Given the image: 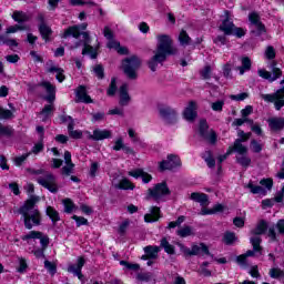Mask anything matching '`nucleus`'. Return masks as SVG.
Listing matches in <instances>:
<instances>
[{
	"label": "nucleus",
	"mask_w": 284,
	"mask_h": 284,
	"mask_svg": "<svg viewBox=\"0 0 284 284\" xmlns=\"http://www.w3.org/2000/svg\"><path fill=\"white\" fill-rule=\"evenodd\" d=\"M158 44L154 51V55L148 61V65L152 72H156L159 63H164L170 54L176 52V48L172 44V38L168 34L156 36Z\"/></svg>",
	"instance_id": "nucleus-1"
},
{
	"label": "nucleus",
	"mask_w": 284,
	"mask_h": 284,
	"mask_svg": "<svg viewBox=\"0 0 284 284\" xmlns=\"http://www.w3.org/2000/svg\"><path fill=\"white\" fill-rule=\"evenodd\" d=\"M37 203H39V197L31 196L18 210L19 214L23 217L24 227L27 230H32L33 227L41 225V212H39V209H36Z\"/></svg>",
	"instance_id": "nucleus-2"
},
{
	"label": "nucleus",
	"mask_w": 284,
	"mask_h": 284,
	"mask_svg": "<svg viewBox=\"0 0 284 284\" xmlns=\"http://www.w3.org/2000/svg\"><path fill=\"white\" fill-rule=\"evenodd\" d=\"M88 29V23H82L80 26H72L69 27L67 30H64V32L61 34V39H70V37H73V39H79L82 36L83 39V50H82V54H89L91 59H97V49H94L92 45H90L91 43V39H90V33L88 32H82L81 30H87Z\"/></svg>",
	"instance_id": "nucleus-3"
},
{
	"label": "nucleus",
	"mask_w": 284,
	"mask_h": 284,
	"mask_svg": "<svg viewBox=\"0 0 284 284\" xmlns=\"http://www.w3.org/2000/svg\"><path fill=\"white\" fill-rule=\"evenodd\" d=\"M141 68V58L131 55L122 61V70L128 79H136V71Z\"/></svg>",
	"instance_id": "nucleus-4"
},
{
	"label": "nucleus",
	"mask_w": 284,
	"mask_h": 284,
	"mask_svg": "<svg viewBox=\"0 0 284 284\" xmlns=\"http://www.w3.org/2000/svg\"><path fill=\"white\" fill-rule=\"evenodd\" d=\"M170 195V189L168 187V183L162 182L155 184L153 187L148 190L149 199H153V201H163L164 196Z\"/></svg>",
	"instance_id": "nucleus-5"
},
{
	"label": "nucleus",
	"mask_w": 284,
	"mask_h": 284,
	"mask_svg": "<svg viewBox=\"0 0 284 284\" xmlns=\"http://www.w3.org/2000/svg\"><path fill=\"white\" fill-rule=\"evenodd\" d=\"M261 99L265 101L266 103H274V108L277 111H281V109L284 108V87L282 89H278L273 94H261Z\"/></svg>",
	"instance_id": "nucleus-6"
},
{
	"label": "nucleus",
	"mask_w": 284,
	"mask_h": 284,
	"mask_svg": "<svg viewBox=\"0 0 284 284\" xmlns=\"http://www.w3.org/2000/svg\"><path fill=\"white\" fill-rule=\"evenodd\" d=\"M37 183L52 192V194H57L59 192V185L57 184V178L52 173H45L43 176L37 178Z\"/></svg>",
	"instance_id": "nucleus-7"
},
{
	"label": "nucleus",
	"mask_w": 284,
	"mask_h": 284,
	"mask_svg": "<svg viewBox=\"0 0 284 284\" xmlns=\"http://www.w3.org/2000/svg\"><path fill=\"white\" fill-rule=\"evenodd\" d=\"M180 250L182 253H184V256H199V254L210 255V248H207V245L203 243L193 244L191 248L187 246L181 245Z\"/></svg>",
	"instance_id": "nucleus-8"
},
{
	"label": "nucleus",
	"mask_w": 284,
	"mask_h": 284,
	"mask_svg": "<svg viewBox=\"0 0 284 284\" xmlns=\"http://www.w3.org/2000/svg\"><path fill=\"white\" fill-rule=\"evenodd\" d=\"M257 74L258 77H261V79H265V81H268V83H274V81L283 77V71L276 67V63H273L272 73L265 69H258Z\"/></svg>",
	"instance_id": "nucleus-9"
},
{
	"label": "nucleus",
	"mask_w": 284,
	"mask_h": 284,
	"mask_svg": "<svg viewBox=\"0 0 284 284\" xmlns=\"http://www.w3.org/2000/svg\"><path fill=\"white\" fill-rule=\"evenodd\" d=\"M22 241H40V245L42 247V250H45L48 247V245H50V237H48V235H44L42 232L40 231H31L29 232L27 235H23Z\"/></svg>",
	"instance_id": "nucleus-10"
},
{
	"label": "nucleus",
	"mask_w": 284,
	"mask_h": 284,
	"mask_svg": "<svg viewBox=\"0 0 284 284\" xmlns=\"http://www.w3.org/2000/svg\"><path fill=\"white\" fill-rule=\"evenodd\" d=\"M210 126L207 125L206 120L200 121V134L205 141H209L211 145H214L216 143V132L214 130H210Z\"/></svg>",
	"instance_id": "nucleus-11"
},
{
	"label": "nucleus",
	"mask_w": 284,
	"mask_h": 284,
	"mask_svg": "<svg viewBox=\"0 0 284 284\" xmlns=\"http://www.w3.org/2000/svg\"><path fill=\"white\" fill-rule=\"evenodd\" d=\"M84 134H87V139L90 141H104V139H112V131L105 129H95L93 134L90 131H85Z\"/></svg>",
	"instance_id": "nucleus-12"
},
{
	"label": "nucleus",
	"mask_w": 284,
	"mask_h": 284,
	"mask_svg": "<svg viewBox=\"0 0 284 284\" xmlns=\"http://www.w3.org/2000/svg\"><path fill=\"white\" fill-rule=\"evenodd\" d=\"M175 168H181V158L176 155H169L168 160L160 162L161 172H165V170H174Z\"/></svg>",
	"instance_id": "nucleus-13"
},
{
	"label": "nucleus",
	"mask_w": 284,
	"mask_h": 284,
	"mask_svg": "<svg viewBox=\"0 0 284 284\" xmlns=\"http://www.w3.org/2000/svg\"><path fill=\"white\" fill-rule=\"evenodd\" d=\"M161 119H164L166 123H172V120L176 119V111L168 105L158 106Z\"/></svg>",
	"instance_id": "nucleus-14"
},
{
	"label": "nucleus",
	"mask_w": 284,
	"mask_h": 284,
	"mask_svg": "<svg viewBox=\"0 0 284 284\" xmlns=\"http://www.w3.org/2000/svg\"><path fill=\"white\" fill-rule=\"evenodd\" d=\"M83 265H85V258L79 257L77 264H71L68 266V272L70 274H74V276H78L79 281H83V273H81Z\"/></svg>",
	"instance_id": "nucleus-15"
},
{
	"label": "nucleus",
	"mask_w": 284,
	"mask_h": 284,
	"mask_svg": "<svg viewBox=\"0 0 284 284\" xmlns=\"http://www.w3.org/2000/svg\"><path fill=\"white\" fill-rule=\"evenodd\" d=\"M196 110H199V105H196V102L190 101L183 111L184 119L186 121H194V119H196L197 116Z\"/></svg>",
	"instance_id": "nucleus-16"
},
{
	"label": "nucleus",
	"mask_w": 284,
	"mask_h": 284,
	"mask_svg": "<svg viewBox=\"0 0 284 284\" xmlns=\"http://www.w3.org/2000/svg\"><path fill=\"white\" fill-rule=\"evenodd\" d=\"M232 152H236L237 156L247 154V146L243 144V140L237 139L235 140L233 146L229 148L227 154H232Z\"/></svg>",
	"instance_id": "nucleus-17"
},
{
	"label": "nucleus",
	"mask_w": 284,
	"mask_h": 284,
	"mask_svg": "<svg viewBox=\"0 0 284 284\" xmlns=\"http://www.w3.org/2000/svg\"><path fill=\"white\" fill-rule=\"evenodd\" d=\"M40 85L44 88L45 92L48 93L45 101H48V103H53V101L57 99V88L50 82H42Z\"/></svg>",
	"instance_id": "nucleus-18"
},
{
	"label": "nucleus",
	"mask_w": 284,
	"mask_h": 284,
	"mask_svg": "<svg viewBox=\"0 0 284 284\" xmlns=\"http://www.w3.org/2000/svg\"><path fill=\"white\" fill-rule=\"evenodd\" d=\"M248 20L257 30V34H263L265 32V26L261 22V17H258V13L252 12L248 14Z\"/></svg>",
	"instance_id": "nucleus-19"
},
{
	"label": "nucleus",
	"mask_w": 284,
	"mask_h": 284,
	"mask_svg": "<svg viewBox=\"0 0 284 284\" xmlns=\"http://www.w3.org/2000/svg\"><path fill=\"white\" fill-rule=\"evenodd\" d=\"M161 219V209L152 206L150 212L144 215L145 223H156Z\"/></svg>",
	"instance_id": "nucleus-20"
},
{
	"label": "nucleus",
	"mask_w": 284,
	"mask_h": 284,
	"mask_svg": "<svg viewBox=\"0 0 284 284\" xmlns=\"http://www.w3.org/2000/svg\"><path fill=\"white\" fill-rule=\"evenodd\" d=\"M75 97H77V101L79 103H92V98H90V95H88V91L85 90V87H83V85H80L77 89Z\"/></svg>",
	"instance_id": "nucleus-21"
},
{
	"label": "nucleus",
	"mask_w": 284,
	"mask_h": 284,
	"mask_svg": "<svg viewBox=\"0 0 284 284\" xmlns=\"http://www.w3.org/2000/svg\"><path fill=\"white\" fill-rule=\"evenodd\" d=\"M129 176H133V179H142L143 183H150V181H152V175H150V173H146L142 169L130 171Z\"/></svg>",
	"instance_id": "nucleus-22"
},
{
	"label": "nucleus",
	"mask_w": 284,
	"mask_h": 284,
	"mask_svg": "<svg viewBox=\"0 0 284 284\" xmlns=\"http://www.w3.org/2000/svg\"><path fill=\"white\" fill-rule=\"evenodd\" d=\"M190 199L191 201H195V203H200L202 207L210 203V197L205 193L193 192L191 193Z\"/></svg>",
	"instance_id": "nucleus-23"
},
{
	"label": "nucleus",
	"mask_w": 284,
	"mask_h": 284,
	"mask_svg": "<svg viewBox=\"0 0 284 284\" xmlns=\"http://www.w3.org/2000/svg\"><path fill=\"white\" fill-rule=\"evenodd\" d=\"M251 245L253 246V250H248L244 256H254L256 252H261V236H253L251 237Z\"/></svg>",
	"instance_id": "nucleus-24"
},
{
	"label": "nucleus",
	"mask_w": 284,
	"mask_h": 284,
	"mask_svg": "<svg viewBox=\"0 0 284 284\" xmlns=\"http://www.w3.org/2000/svg\"><path fill=\"white\" fill-rule=\"evenodd\" d=\"M47 72H50V74L55 73V79L59 81V83H63L65 81V74L64 70L62 68H59L57 65H51L47 69Z\"/></svg>",
	"instance_id": "nucleus-25"
},
{
	"label": "nucleus",
	"mask_w": 284,
	"mask_h": 284,
	"mask_svg": "<svg viewBox=\"0 0 284 284\" xmlns=\"http://www.w3.org/2000/svg\"><path fill=\"white\" fill-rule=\"evenodd\" d=\"M268 128L274 132H278L284 128V118H271L268 119Z\"/></svg>",
	"instance_id": "nucleus-26"
},
{
	"label": "nucleus",
	"mask_w": 284,
	"mask_h": 284,
	"mask_svg": "<svg viewBox=\"0 0 284 284\" xmlns=\"http://www.w3.org/2000/svg\"><path fill=\"white\" fill-rule=\"evenodd\" d=\"M120 105L125 106L130 103V94L128 93V84H122L119 90Z\"/></svg>",
	"instance_id": "nucleus-27"
},
{
	"label": "nucleus",
	"mask_w": 284,
	"mask_h": 284,
	"mask_svg": "<svg viewBox=\"0 0 284 284\" xmlns=\"http://www.w3.org/2000/svg\"><path fill=\"white\" fill-rule=\"evenodd\" d=\"M143 250H144V254H146L149 258L156 260L159 258V252H161V246L148 245Z\"/></svg>",
	"instance_id": "nucleus-28"
},
{
	"label": "nucleus",
	"mask_w": 284,
	"mask_h": 284,
	"mask_svg": "<svg viewBox=\"0 0 284 284\" xmlns=\"http://www.w3.org/2000/svg\"><path fill=\"white\" fill-rule=\"evenodd\" d=\"M245 187L250 190L251 194H262L263 196L267 194V191L265 190V187L261 185H255L254 182L252 181H250L247 185H245Z\"/></svg>",
	"instance_id": "nucleus-29"
},
{
	"label": "nucleus",
	"mask_w": 284,
	"mask_h": 284,
	"mask_svg": "<svg viewBox=\"0 0 284 284\" xmlns=\"http://www.w3.org/2000/svg\"><path fill=\"white\" fill-rule=\"evenodd\" d=\"M12 19L17 23H26V22H28L31 19V17H30V14H28V13H26L23 11H14L12 13Z\"/></svg>",
	"instance_id": "nucleus-30"
},
{
	"label": "nucleus",
	"mask_w": 284,
	"mask_h": 284,
	"mask_svg": "<svg viewBox=\"0 0 284 284\" xmlns=\"http://www.w3.org/2000/svg\"><path fill=\"white\" fill-rule=\"evenodd\" d=\"M220 30L227 36L234 34V22L230 21V19H225L220 26Z\"/></svg>",
	"instance_id": "nucleus-31"
},
{
	"label": "nucleus",
	"mask_w": 284,
	"mask_h": 284,
	"mask_svg": "<svg viewBox=\"0 0 284 284\" xmlns=\"http://www.w3.org/2000/svg\"><path fill=\"white\" fill-rule=\"evenodd\" d=\"M237 70L242 75L245 74V72H250V70H252V60L247 57L242 58V65L237 67Z\"/></svg>",
	"instance_id": "nucleus-32"
},
{
	"label": "nucleus",
	"mask_w": 284,
	"mask_h": 284,
	"mask_svg": "<svg viewBox=\"0 0 284 284\" xmlns=\"http://www.w3.org/2000/svg\"><path fill=\"white\" fill-rule=\"evenodd\" d=\"M39 32L43 40L50 41V37H52V29L48 24H39Z\"/></svg>",
	"instance_id": "nucleus-33"
},
{
	"label": "nucleus",
	"mask_w": 284,
	"mask_h": 284,
	"mask_svg": "<svg viewBox=\"0 0 284 284\" xmlns=\"http://www.w3.org/2000/svg\"><path fill=\"white\" fill-rule=\"evenodd\" d=\"M235 161L242 168H250L252 165V159L247 154L236 155Z\"/></svg>",
	"instance_id": "nucleus-34"
},
{
	"label": "nucleus",
	"mask_w": 284,
	"mask_h": 284,
	"mask_svg": "<svg viewBox=\"0 0 284 284\" xmlns=\"http://www.w3.org/2000/svg\"><path fill=\"white\" fill-rule=\"evenodd\" d=\"M267 230V223L265 221H261L254 230L251 231V233L254 236H261V234H265Z\"/></svg>",
	"instance_id": "nucleus-35"
},
{
	"label": "nucleus",
	"mask_w": 284,
	"mask_h": 284,
	"mask_svg": "<svg viewBox=\"0 0 284 284\" xmlns=\"http://www.w3.org/2000/svg\"><path fill=\"white\" fill-rule=\"evenodd\" d=\"M116 190H134V184L126 178L122 179L119 184H115Z\"/></svg>",
	"instance_id": "nucleus-36"
},
{
	"label": "nucleus",
	"mask_w": 284,
	"mask_h": 284,
	"mask_svg": "<svg viewBox=\"0 0 284 284\" xmlns=\"http://www.w3.org/2000/svg\"><path fill=\"white\" fill-rule=\"evenodd\" d=\"M161 247L166 252V254H174V246L170 244L168 237H163L160 242V250Z\"/></svg>",
	"instance_id": "nucleus-37"
},
{
	"label": "nucleus",
	"mask_w": 284,
	"mask_h": 284,
	"mask_svg": "<svg viewBox=\"0 0 284 284\" xmlns=\"http://www.w3.org/2000/svg\"><path fill=\"white\" fill-rule=\"evenodd\" d=\"M268 276H271L272 278H275V280L284 278V271L281 270V267H278V266L272 267L268 271Z\"/></svg>",
	"instance_id": "nucleus-38"
},
{
	"label": "nucleus",
	"mask_w": 284,
	"mask_h": 284,
	"mask_svg": "<svg viewBox=\"0 0 284 284\" xmlns=\"http://www.w3.org/2000/svg\"><path fill=\"white\" fill-rule=\"evenodd\" d=\"M178 236H180V239H186V236H192V234H194V232L192 231V226H183L180 230L176 231Z\"/></svg>",
	"instance_id": "nucleus-39"
},
{
	"label": "nucleus",
	"mask_w": 284,
	"mask_h": 284,
	"mask_svg": "<svg viewBox=\"0 0 284 284\" xmlns=\"http://www.w3.org/2000/svg\"><path fill=\"white\" fill-rule=\"evenodd\" d=\"M239 241V237H236V234L234 232H226L223 236V242L225 245H233V243H236Z\"/></svg>",
	"instance_id": "nucleus-40"
},
{
	"label": "nucleus",
	"mask_w": 284,
	"mask_h": 284,
	"mask_svg": "<svg viewBox=\"0 0 284 284\" xmlns=\"http://www.w3.org/2000/svg\"><path fill=\"white\" fill-rule=\"evenodd\" d=\"M202 159H204L209 168H214L216 165V161L212 158V151H205L202 154Z\"/></svg>",
	"instance_id": "nucleus-41"
},
{
	"label": "nucleus",
	"mask_w": 284,
	"mask_h": 284,
	"mask_svg": "<svg viewBox=\"0 0 284 284\" xmlns=\"http://www.w3.org/2000/svg\"><path fill=\"white\" fill-rule=\"evenodd\" d=\"M62 203L64 205V212L67 214H72V212L77 210V205H74V202H72L70 199H64Z\"/></svg>",
	"instance_id": "nucleus-42"
},
{
	"label": "nucleus",
	"mask_w": 284,
	"mask_h": 284,
	"mask_svg": "<svg viewBox=\"0 0 284 284\" xmlns=\"http://www.w3.org/2000/svg\"><path fill=\"white\" fill-rule=\"evenodd\" d=\"M68 130H69V134H70V136H72V139H81V136H83L82 131L74 130V122H71L68 124Z\"/></svg>",
	"instance_id": "nucleus-43"
},
{
	"label": "nucleus",
	"mask_w": 284,
	"mask_h": 284,
	"mask_svg": "<svg viewBox=\"0 0 284 284\" xmlns=\"http://www.w3.org/2000/svg\"><path fill=\"white\" fill-rule=\"evenodd\" d=\"M47 215L51 219L53 223H57V221H60L59 212L54 210L52 206L47 207Z\"/></svg>",
	"instance_id": "nucleus-44"
},
{
	"label": "nucleus",
	"mask_w": 284,
	"mask_h": 284,
	"mask_svg": "<svg viewBox=\"0 0 284 284\" xmlns=\"http://www.w3.org/2000/svg\"><path fill=\"white\" fill-rule=\"evenodd\" d=\"M30 152L29 153H24L20 156H16L13 159V163L14 165H17V168H21V165H23L26 163V161H28V158L30 156Z\"/></svg>",
	"instance_id": "nucleus-45"
},
{
	"label": "nucleus",
	"mask_w": 284,
	"mask_h": 284,
	"mask_svg": "<svg viewBox=\"0 0 284 284\" xmlns=\"http://www.w3.org/2000/svg\"><path fill=\"white\" fill-rule=\"evenodd\" d=\"M264 57L268 61H272V60L276 59V49H274V47H272V45L266 47V50L264 52Z\"/></svg>",
	"instance_id": "nucleus-46"
},
{
	"label": "nucleus",
	"mask_w": 284,
	"mask_h": 284,
	"mask_svg": "<svg viewBox=\"0 0 284 284\" xmlns=\"http://www.w3.org/2000/svg\"><path fill=\"white\" fill-rule=\"evenodd\" d=\"M14 130L11 126H6L0 123V136H12Z\"/></svg>",
	"instance_id": "nucleus-47"
},
{
	"label": "nucleus",
	"mask_w": 284,
	"mask_h": 284,
	"mask_svg": "<svg viewBox=\"0 0 284 284\" xmlns=\"http://www.w3.org/2000/svg\"><path fill=\"white\" fill-rule=\"evenodd\" d=\"M0 43H2L3 45H9V48H17V45H19V43H17V40L8 39L3 36H0Z\"/></svg>",
	"instance_id": "nucleus-48"
},
{
	"label": "nucleus",
	"mask_w": 284,
	"mask_h": 284,
	"mask_svg": "<svg viewBox=\"0 0 284 284\" xmlns=\"http://www.w3.org/2000/svg\"><path fill=\"white\" fill-rule=\"evenodd\" d=\"M179 41L181 45H190L191 38L187 36V32L185 30H182L179 36Z\"/></svg>",
	"instance_id": "nucleus-49"
},
{
	"label": "nucleus",
	"mask_w": 284,
	"mask_h": 284,
	"mask_svg": "<svg viewBox=\"0 0 284 284\" xmlns=\"http://www.w3.org/2000/svg\"><path fill=\"white\" fill-rule=\"evenodd\" d=\"M223 105H225V101L217 100L211 104V108L213 112H223Z\"/></svg>",
	"instance_id": "nucleus-50"
},
{
	"label": "nucleus",
	"mask_w": 284,
	"mask_h": 284,
	"mask_svg": "<svg viewBox=\"0 0 284 284\" xmlns=\"http://www.w3.org/2000/svg\"><path fill=\"white\" fill-rule=\"evenodd\" d=\"M73 170H74V163L72 162L65 163V165L62 168V174H64V176H70Z\"/></svg>",
	"instance_id": "nucleus-51"
},
{
	"label": "nucleus",
	"mask_w": 284,
	"mask_h": 284,
	"mask_svg": "<svg viewBox=\"0 0 284 284\" xmlns=\"http://www.w3.org/2000/svg\"><path fill=\"white\" fill-rule=\"evenodd\" d=\"M19 30H28V27L19 24L11 26L7 28V34H14V32H19Z\"/></svg>",
	"instance_id": "nucleus-52"
},
{
	"label": "nucleus",
	"mask_w": 284,
	"mask_h": 284,
	"mask_svg": "<svg viewBox=\"0 0 284 284\" xmlns=\"http://www.w3.org/2000/svg\"><path fill=\"white\" fill-rule=\"evenodd\" d=\"M202 79H211L212 77V67L211 65H206L202 69V71L200 72Z\"/></svg>",
	"instance_id": "nucleus-53"
},
{
	"label": "nucleus",
	"mask_w": 284,
	"mask_h": 284,
	"mask_svg": "<svg viewBox=\"0 0 284 284\" xmlns=\"http://www.w3.org/2000/svg\"><path fill=\"white\" fill-rule=\"evenodd\" d=\"M71 6H94L92 0H70Z\"/></svg>",
	"instance_id": "nucleus-54"
},
{
	"label": "nucleus",
	"mask_w": 284,
	"mask_h": 284,
	"mask_svg": "<svg viewBox=\"0 0 284 284\" xmlns=\"http://www.w3.org/2000/svg\"><path fill=\"white\" fill-rule=\"evenodd\" d=\"M106 93L109 97H114V94H116V78L111 79V84Z\"/></svg>",
	"instance_id": "nucleus-55"
},
{
	"label": "nucleus",
	"mask_w": 284,
	"mask_h": 284,
	"mask_svg": "<svg viewBox=\"0 0 284 284\" xmlns=\"http://www.w3.org/2000/svg\"><path fill=\"white\" fill-rule=\"evenodd\" d=\"M207 265H210V262H203L200 266V273L203 276H212V271L207 270Z\"/></svg>",
	"instance_id": "nucleus-56"
},
{
	"label": "nucleus",
	"mask_w": 284,
	"mask_h": 284,
	"mask_svg": "<svg viewBox=\"0 0 284 284\" xmlns=\"http://www.w3.org/2000/svg\"><path fill=\"white\" fill-rule=\"evenodd\" d=\"M251 150L252 152H255V154H258V152L263 150V144L258 143L256 140H252Z\"/></svg>",
	"instance_id": "nucleus-57"
},
{
	"label": "nucleus",
	"mask_w": 284,
	"mask_h": 284,
	"mask_svg": "<svg viewBox=\"0 0 284 284\" xmlns=\"http://www.w3.org/2000/svg\"><path fill=\"white\" fill-rule=\"evenodd\" d=\"M73 221L77 223V227H81V225H88V219L79 215L72 216Z\"/></svg>",
	"instance_id": "nucleus-58"
},
{
	"label": "nucleus",
	"mask_w": 284,
	"mask_h": 284,
	"mask_svg": "<svg viewBox=\"0 0 284 284\" xmlns=\"http://www.w3.org/2000/svg\"><path fill=\"white\" fill-rule=\"evenodd\" d=\"M260 185H262V187H266V190H272V187L274 186V181L272 179H263L260 181Z\"/></svg>",
	"instance_id": "nucleus-59"
},
{
	"label": "nucleus",
	"mask_w": 284,
	"mask_h": 284,
	"mask_svg": "<svg viewBox=\"0 0 284 284\" xmlns=\"http://www.w3.org/2000/svg\"><path fill=\"white\" fill-rule=\"evenodd\" d=\"M124 145L125 144L123 143V138H118L114 142L112 150H114L115 152H119L123 150Z\"/></svg>",
	"instance_id": "nucleus-60"
},
{
	"label": "nucleus",
	"mask_w": 284,
	"mask_h": 284,
	"mask_svg": "<svg viewBox=\"0 0 284 284\" xmlns=\"http://www.w3.org/2000/svg\"><path fill=\"white\" fill-rule=\"evenodd\" d=\"M44 267L48 270V272H50V274H57V265H54L52 262L44 261Z\"/></svg>",
	"instance_id": "nucleus-61"
},
{
	"label": "nucleus",
	"mask_w": 284,
	"mask_h": 284,
	"mask_svg": "<svg viewBox=\"0 0 284 284\" xmlns=\"http://www.w3.org/2000/svg\"><path fill=\"white\" fill-rule=\"evenodd\" d=\"M93 72L97 78L103 79L104 72H103V67L101 64H98L93 68Z\"/></svg>",
	"instance_id": "nucleus-62"
},
{
	"label": "nucleus",
	"mask_w": 284,
	"mask_h": 284,
	"mask_svg": "<svg viewBox=\"0 0 284 284\" xmlns=\"http://www.w3.org/2000/svg\"><path fill=\"white\" fill-rule=\"evenodd\" d=\"M0 119H12V111L2 109L0 106Z\"/></svg>",
	"instance_id": "nucleus-63"
},
{
	"label": "nucleus",
	"mask_w": 284,
	"mask_h": 284,
	"mask_svg": "<svg viewBox=\"0 0 284 284\" xmlns=\"http://www.w3.org/2000/svg\"><path fill=\"white\" fill-rule=\"evenodd\" d=\"M248 94L243 92L240 94L231 95L232 101H245L247 99Z\"/></svg>",
	"instance_id": "nucleus-64"
}]
</instances>
